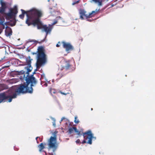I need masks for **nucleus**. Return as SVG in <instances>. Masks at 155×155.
<instances>
[{
  "label": "nucleus",
  "instance_id": "nucleus-1",
  "mask_svg": "<svg viewBox=\"0 0 155 155\" xmlns=\"http://www.w3.org/2000/svg\"><path fill=\"white\" fill-rule=\"evenodd\" d=\"M31 63L30 57H29L26 60V64L28 66L25 67V69L27 71V75L26 77V84H21L15 89V91L18 94H24L27 93H32L33 90L32 87L35 86L37 84V81L35 78L33 77V75H29V72L31 71L32 69L31 65Z\"/></svg>",
  "mask_w": 155,
  "mask_h": 155
},
{
  "label": "nucleus",
  "instance_id": "nucleus-2",
  "mask_svg": "<svg viewBox=\"0 0 155 155\" xmlns=\"http://www.w3.org/2000/svg\"><path fill=\"white\" fill-rule=\"evenodd\" d=\"M30 15L29 16L27 15L28 19L26 20V24L28 26L37 25L38 29H42L44 25L42 23L40 19L42 15L41 12L40 10H33L30 12Z\"/></svg>",
  "mask_w": 155,
  "mask_h": 155
},
{
  "label": "nucleus",
  "instance_id": "nucleus-3",
  "mask_svg": "<svg viewBox=\"0 0 155 155\" xmlns=\"http://www.w3.org/2000/svg\"><path fill=\"white\" fill-rule=\"evenodd\" d=\"M31 54L33 55H36V66L37 69L40 68L42 65L46 62V55L45 53V49L43 46H39L36 52H32Z\"/></svg>",
  "mask_w": 155,
  "mask_h": 155
},
{
  "label": "nucleus",
  "instance_id": "nucleus-4",
  "mask_svg": "<svg viewBox=\"0 0 155 155\" xmlns=\"http://www.w3.org/2000/svg\"><path fill=\"white\" fill-rule=\"evenodd\" d=\"M100 9H96L95 11H93L90 13L88 15L87 13V12L84 9L81 8L79 10L80 15L79 18L82 20L85 19H87L94 17L97 14L99 11Z\"/></svg>",
  "mask_w": 155,
  "mask_h": 155
},
{
  "label": "nucleus",
  "instance_id": "nucleus-5",
  "mask_svg": "<svg viewBox=\"0 0 155 155\" xmlns=\"http://www.w3.org/2000/svg\"><path fill=\"white\" fill-rule=\"evenodd\" d=\"M84 140L83 141L82 143H87L90 144H92V139L93 138V136L91 130H88L84 133L82 132Z\"/></svg>",
  "mask_w": 155,
  "mask_h": 155
},
{
  "label": "nucleus",
  "instance_id": "nucleus-6",
  "mask_svg": "<svg viewBox=\"0 0 155 155\" xmlns=\"http://www.w3.org/2000/svg\"><path fill=\"white\" fill-rule=\"evenodd\" d=\"M48 145L50 149H52L53 152H54L58 147V144L56 142V137L51 136L48 141Z\"/></svg>",
  "mask_w": 155,
  "mask_h": 155
},
{
  "label": "nucleus",
  "instance_id": "nucleus-7",
  "mask_svg": "<svg viewBox=\"0 0 155 155\" xmlns=\"http://www.w3.org/2000/svg\"><path fill=\"white\" fill-rule=\"evenodd\" d=\"M18 12L17 7L15 6L13 8L10 10V12L6 14V17L8 18H12Z\"/></svg>",
  "mask_w": 155,
  "mask_h": 155
},
{
  "label": "nucleus",
  "instance_id": "nucleus-8",
  "mask_svg": "<svg viewBox=\"0 0 155 155\" xmlns=\"http://www.w3.org/2000/svg\"><path fill=\"white\" fill-rule=\"evenodd\" d=\"M63 47L65 49L67 52L73 50L74 49L73 47L69 43H67L64 41H62Z\"/></svg>",
  "mask_w": 155,
  "mask_h": 155
},
{
  "label": "nucleus",
  "instance_id": "nucleus-9",
  "mask_svg": "<svg viewBox=\"0 0 155 155\" xmlns=\"http://www.w3.org/2000/svg\"><path fill=\"white\" fill-rule=\"evenodd\" d=\"M8 97L5 92L0 93V104L6 102Z\"/></svg>",
  "mask_w": 155,
  "mask_h": 155
},
{
  "label": "nucleus",
  "instance_id": "nucleus-10",
  "mask_svg": "<svg viewBox=\"0 0 155 155\" xmlns=\"http://www.w3.org/2000/svg\"><path fill=\"white\" fill-rule=\"evenodd\" d=\"M71 65L70 63V61H64V64L62 66L61 70L65 69L66 70H69L71 67Z\"/></svg>",
  "mask_w": 155,
  "mask_h": 155
},
{
  "label": "nucleus",
  "instance_id": "nucleus-11",
  "mask_svg": "<svg viewBox=\"0 0 155 155\" xmlns=\"http://www.w3.org/2000/svg\"><path fill=\"white\" fill-rule=\"evenodd\" d=\"M16 74L18 75H22L23 76H21L20 78L21 79H24L25 78L26 81V77H27V74L26 72H25L23 70H21L20 71H17L16 72Z\"/></svg>",
  "mask_w": 155,
  "mask_h": 155
},
{
  "label": "nucleus",
  "instance_id": "nucleus-12",
  "mask_svg": "<svg viewBox=\"0 0 155 155\" xmlns=\"http://www.w3.org/2000/svg\"><path fill=\"white\" fill-rule=\"evenodd\" d=\"M52 28L51 25H49L48 26L46 25H44L42 29L47 34L51 31Z\"/></svg>",
  "mask_w": 155,
  "mask_h": 155
},
{
  "label": "nucleus",
  "instance_id": "nucleus-13",
  "mask_svg": "<svg viewBox=\"0 0 155 155\" xmlns=\"http://www.w3.org/2000/svg\"><path fill=\"white\" fill-rule=\"evenodd\" d=\"M35 10H38L37 9L35 8H33L29 11H27L26 12L24 10H23L22 9H21V11L22 14H23V15H24L25 14H26V16L27 17V19H28V17L27 15L29 16L30 15V12H31L32 11H33Z\"/></svg>",
  "mask_w": 155,
  "mask_h": 155
},
{
  "label": "nucleus",
  "instance_id": "nucleus-14",
  "mask_svg": "<svg viewBox=\"0 0 155 155\" xmlns=\"http://www.w3.org/2000/svg\"><path fill=\"white\" fill-rule=\"evenodd\" d=\"M5 34L7 36H10L12 35V31L11 28L8 26L5 28Z\"/></svg>",
  "mask_w": 155,
  "mask_h": 155
},
{
  "label": "nucleus",
  "instance_id": "nucleus-15",
  "mask_svg": "<svg viewBox=\"0 0 155 155\" xmlns=\"http://www.w3.org/2000/svg\"><path fill=\"white\" fill-rule=\"evenodd\" d=\"M1 4L2 7L0 8V12H3L5 11V9L7 7L6 4L5 2L2 1L1 2Z\"/></svg>",
  "mask_w": 155,
  "mask_h": 155
},
{
  "label": "nucleus",
  "instance_id": "nucleus-16",
  "mask_svg": "<svg viewBox=\"0 0 155 155\" xmlns=\"http://www.w3.org/2000/svg\"><path fill=\"white\" fill-rule=\"evenodd\" d=\"M46 145L45 143H41L39 145H38V147L39 149V151L41 152L42 150L45 148V146Z\"/></svg>",
  "mask_w": 155,
  "mask_h": 155
},
{
  "label": "nucleus",
  "instance_id": "nucleus-17",
  "mask_svg": "<svg viewBox=\"0 0 155 155\" xmlns=\"http://www.w3.org/2000/svg\"><path fill=\"white\" fill-rule=\"evenodd\" d=\"M62 18L60 16L57 17L54 20L53 22L52 23V25H54L58 23L60 20H62Z\"/></svg>",
  "mask_w": 155,
  "mask_h": 155
},
{
  "label": "nucleus",
  "instance_id": "nucleus-18",
  "mask_svg": "<svg viewBox=\"0 0 155 155\" xmlns=\"http://www.w3.org/2000/svg\"><path fill=\"white\" fill-rule=\"evenodd\" d=\"M95 3L97 4L98 6H101L102 5L103 0H92Z\"/></svg>",
  "mask_w": 155,
  "mask_h": 155
},
{
  "label": "nucleus",
  "instance_id": "nucleus-19",
  "mask_svg": "<svg viewBox=\"0 0 155 155\" xmlns=\"http://www.w3.org/2000/svg\"><path fill=\"white\" fill-rule=\"evenodd\" d=\"M5 19L4 18L0 17V25H2L3 26V28H5V25L6 24V23H5Z\"/></svg>",
  "mask_w": 155,
  "mask_h": 155
},
{
  "label": "nucleus",
  "instance_id": "nucleus-20",
  "mask_svg": "<svg viewBox=\"0 0 155 155\" xmlns=\"http://www.w3.org/2000/svg\"><path fill=\"white\" fill-rule=\"evenodd\" d=\"M8 86L6 85L5 84H0V91L8 89Z\"/></svg>",
  "mask_w": 155,
  "mask_h": 155
},
{
  "label": "nucleus",
  "instance_id": "nucleus-21",
  "mask_svg": "<svg viewBox=\"0 0 155 155\" xmlns=\"http://www.w3.org/2000/svg\"><path fill=\"white\" fill-rule=\"evenodd\" d=\"M74 130L75 133H76V134L79 135H82L81 134H80L81 132L78 130L77 128L75 127H74Z\"/></svg>",
  "mask_w": 155,
  "mask_h": 155
},
{
  "label": "nucleus",
  "instance_id": "nucleus-22",
  "mask_svg": "<svg viewBox=\"0 0 155 155\" xmlns=\"http://www.w3.org/2000/svg\"><path fill=\"white\" fill-rule=\"evenodd\" d=\"M16 23V21H14L12 22H9L8 23V25L11 26H15Z\"/></svg>",
  "mask_w": 155,
  "mask_h": 155
},
{
  "label": "nucleus",
  "instance_id": "nucleus-23",
  "mask_svg": "<svg viewBox=\"0 0 155 155\" xmlns=\"http://www.w3.org/2000/svg\"><path fill=\"white\" fill-rule=\"evenodd\" d=\"M10 66V65H9V62L7 63H6V64H4L3 65L2 68H8Z\"/></svg>",
  "mask_w": 155,
  "mask_h": 155
},
{
  "label": "nucleus",
  "instance_id": "nucleus-24",
  "mask_svg": "<svg viewBox=\"0 0 155 155\" xmlns=\"http://www.w3.org/2000/svg\"><path fill=\"white\" fill-rule=\"evenodd\" d=\"M74 122L75 124H78L79 122V121L78 120V119L77 116H75L74 117Z\"/></svg>",
  "mask_w": 155,
  "mask_h": 155
},
{
  "label": "nucleus",
  "instance_id": "nucleus-25",
  "mask_svg": "<svg viewBox=\"0 0 155 155\" xmlns=\"http://www.w3.org/2000/svg\"><path fill=\"white\" fill-rule=\"evenodd\" d=\"M74 131V127L72 128L71 127L69 128L68 130V132L70 134L73 133Z\"/></svg>",
  "mask_w": 155,
  "mask_h": 155
},
{
  "label": "nucleus",
  "instance_id": "nucleus-26",
  "mask_svg": "<svg viewBox=\"0 0 155 155\" xmlns=\"http://www.w3.org/2000/svg\"><path fill=\"white\" fill-rule=\"evenodd\" d=\"M59 92L60 93H61V94H62L63 95H66L67 94H69V92H66L64 91V92H62L61 91H60Z\"/></svg>",
  "mask_w": 155,
  "mask_h": 155
},
{
  "label": "nucleus",
  "instance_id": "nucleus-27",
  "mask_svg": "<svg viewBox=\"0 0 155 155\" xmlns=\"http://www.w3.org/2000/svg\"><path fill=\"white\" fill-rule=\"evenodd\" d=\"M51 94H56L57 92L54 89H52L50 91Z\"/></svg>",
  "mask_w": 155,
  "mask_h": 155
},
{
  "label": "nucleus",
  "instance_id": "nucleus-28",
  "mask_svg": "<svg viewBox=\"0 0 155 155\" xmlns=\"http://www.w3.org/2000/svg\"><path fill=\"white\" fill-rule=\"evenodd\" d=\"M17 94L15 93L14 94L12 95H10V97H11L12 98H16L17 96Z\"/></svg>",
  "mask_w": 155,
  "mask_h": 155
},
{
  "label": "nucleus",
  "instance_id": "nucleus-29",
  "mask_svg": "<svg viewBox=\"0 0 155 155\" xmlns=\"http://www.w3.org/2000/svg\"><path fill=\"white\" fill-rule=\"evenodd\" d=\"M7 96H9V97L8 98L9 99L8 100V102H11L12 99V98L10 97V95H7Z\"/></svg>",
  "mask_w": 155,
  "mask_h": 155
},
{
  "label": "nucleus",
  "instance_id": "nucleus-30",
  "mask_svg": "<svg viewBox=\"0 0 155 155\" xmlns=\"http://www.w3.org/2000/svg\"><path fill=\"white\" fill-rule=\"evenodd\" d=\"M79 0H78V1H75V2H74L72 3V5H74L76 4H78V3H79Z\"/></svg>",
  "mask_w": 155,
  "mask_h": 155
},
{
  "label": "nucleus",
  "instance_id": "nucleus-31",
  "mask_svg": "<svg viewBox=\"0 0 155 155\" xmlns=\"http://www.w3.org/2000/svg\"><path fill=\"white\" fill-rule=\"evenodd\" d=\"M19 17L21 19H23L24 17V15L23 14H21L19 15Z\"/></svg>",
  "mask_w": 155,
  "mask_h": 155
},
{
  "label": "nucleus",
  "instance_id": "nucleus-32",
  "mask_svg": "<svg viewBox=\"0 0 155 155\" xmlns=\"http://www.w3.org/2000/svg\"><path fill=\"white\" fill-rule=\"evenodd\" d=\"M76 142L77 144L81 143L80 140L79 139L76 140Z\"/></svg>",
  "mask_w": 155,
  "mask_h": 155
},
{
  "label": "nucleus",
  "instance_id": "nucleus-33",
  "mask_svg": "<svg viewBox=\"0 0 155 155\" xmlns=\"http://www.w3.org/2000/svg\"><path fill=\"white\" fill-rule=\"evenodd\" d=\"M58 75H59V78H61L64 75H63L62 74H57V76H58Z\"/></svg>",
  "mask_w": 155,
  "mask_h": 155
},
{
  "label": "nucleus",
  "instance_id": "nucleus-34",
  "mask_svg": "<svg viewBox=\"0 0 155 155\" xmlns=\"http://www.w3.org/2000/svg\"><path fill=\"white\" fill-rule=\"evenodd\" d=\"M59 43H60V42L59 41L58 42V44H57L56 45V46L57 47H59L60 46V45H59Z\"/></svg>",
  "mask_w": 155,
  "mask_h": 155
},
{
  "label": "nucleus",
  "instance_id": "nucleus-35",
  "mask_svg": "<svg viewBox=\"0 0 155 155\" xmlns=\"http://www.w3.org/2000/svg\"><path fill=\"white\" fill-rule=\"evenodd\" d=\"M87 21H90V22H91L92 21V20L91 19H88V18L87 19Z\"/></svg>",
  "mask_w": 155,
  "mask_h": 155
},
{
  "label": "nucleus",
  "instance_id": "nucleus-36",
  "mask_svg": "<svg viewBox=\"0 0 155 155\" xmlns=\"http://www.w3.org/2000/svg\"><path fill=\"white\" fill-rule=\"evenodd\" d=\"M64 119V117H63L62 119H61V121H62L63 119Z\"/></svg>",
  "mask_w": 155,
  "mask_h": 155
},
{
  "label": "nucleus",
  "instance_id": "nucleus-37",
  "mask_svg": "<svg viewBox=\"0 0 155 155\" xmlns=\"http://www.w3.org/2000/svg\"><path fill=\"white\" fill-rule=\"evenodd\" d=\"M33 41L35 42H38L36 41V40H35V41Z\"/></svg>",
  "mask_w": 155,
  "mask_h": 155
},
{
  "label": "nucleus",
  "instance_id": "nucleus-38",
  "mask_svg": "<svg viewBox=\"0 0 155 155\" xmlns=\"http://www.w3.org/2000/svg\"><path fill=\"white\" fill-rule=\"evenodd\" d=\"M38 137H36V140H37V138H38Z\"/></svg>",
  "mask_w": 155,
  "mask_h": 155
},
{
  "label": "nucleus",
  "instance_id": "nucleus-39",
  "mask_svg": "<svg viewBox=\"0 0 155 155\" xmlns=\"http://www.w3.org/2000/svg\"><path fill=\"white\" fill-rule=\"evenodd\" d=\"M37 70V69H36L35 70V71H36Z\"/></svg>",
  "mask_w": 155,
  "mask_h": 155
},
{
  "label": "nucleus",
  "instance_id": "nucleus-40",
  "mask_svg": "<svg viewBox=\"0 0 155 155\" xmlns=\"http://www.w3.org/2000/svg\"><path fill=\"white\" fill-rule=\"evenodd\" d=\"M35 74V71H34V73H33V74Z\"/></svg>",
  "mask_w": 155,
  "mask_h": 155
},
{
  "label": "nucleus",
  "instance_id": "nucleus-41",
  "mask_svg": "<svg viewBox=\"0 0 155 155\" xmlns=\"http://www.w3.org/2000/svg\"><path fill=\"white\" fill-rule=\"evenodd\" d=\"M93 110L92 108L91 109V110Z\"/></svg>",
  "mask_w": 155,
  "mask_h": 155
},
{
  "label": "nucleus",
  "instance_id": "nucleus-42",
  "mask_svg": "<svg viewBox=\"0 0 155 155\" xmlns=\"http://www.w3.org/2000/svg\"><path fill=\"white\" fill-rule=\"evenodd\" d=\"M2 12H0V13H2Z\"/></svg>",
  "mask_w": 155,
  "mask_h": 155
}]
</instances>
